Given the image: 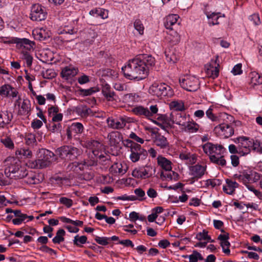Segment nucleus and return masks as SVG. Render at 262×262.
Wrapping results in <instances>:
<instances>
[{
    "label": "nucleus",
    "mask_w": 262,
    "mask_h": 262,
    "mask_svg": "<svg viewBox=\"0 0 262 262\" xmlns=\"http://www.w3.org/2000/svg\"><path fill=\"white\" fill-rule=\"evenodd\" d=\"M155 64L154 57L150 55L137 56L122 68L124 76L129 80L139 81L146 76L149 68Z\"/></svg>",
    "instance_id": "1"
},
{
    "label": "nucleus",
    "mask_w": 262,
    "mask_h": 262,
    "mask_svg": "<svg viewBox=\"0 0 262 262\" xmlns=\"http://www.w3.org/2000/svg\"><path fill=\"white\" fill-rule=\"evenodd\" d=\"M202 148L204 152L209 156L212 162L222 166L226 165V160L222 155L225 149L222 145L208 142L204 144Z\"/></svg>",
    "instance_id": "2"
},
{
    "label": "nucleus",
    "mask_w": 262,
    "mask_h": 262,
    "mask_svg": "<svg viewBox=\"0 0 262 262\" xmlns=\"http://www.w3.org/2000/svg\"><path fill=\"white\" fill-rule=\"evenodd\" d=\"M55 154L46 149L41 148L37 153V160H30L27 165L31 168H44L49 166L54 159Z\"/></svg>",
    "instance_id": "3"
},
{
    "label": "nucleus",
    "mask_w": 262,
    "mask_h": 262,
    "mask_svg": "<svg viewBox=\"0 0 262 262\" xmlns=\"http://www.w3.org/2000/svg\"><path fill=\"white\" fill-rule=\"evenodd\" d=\"M235 178L243 183L247 188L252 192L256 196L260 194V192L255 189L253 183L257 182L260 178L258 173L252 170H245L239 174H235Z\"/></svg>",
    "instance_id": "4"
},
{
    "label": "nucleus",
    "mask_w": 262,
    "mask_h": 262,
    "mask_svg": "<svg viewBox=\"0 0 262 262\" xmlns=\"http://www.w3.org/2000/svg\"><path fill=\"white\" fill-rule=\"evenodd\" d=\"M189 117L184 113L173 111L169 116L161 115L158 117V120H161L163 124L167 126H172L173 124L179 125L181 129L188 122Z\"/></svg>",
    "instance_id": "5"
},
{
    "label": "nucleus",
    "mask_w": 262,
    "mask_h": 262,
    "mask_svg": "<svg viewBox=\"0 0 262 262\" xmlns=\"http://www.w3.org/2000/svg\"><path fill=\"white\" fill-rule=\"evenodd\" d=\"M149 93L158 97H170L173 95L172 88L162 82H154L149 88Z\"/></svg>",
    "instance_id": "6"
},
{
    "label": "nucleus",
    "mask_w": 262,
    "mask_h": 262,
    "mask_svg": "<svg viewBox=\"0 0 262 262\" xmlns=\"http://www.w3.org/2000/svg\"><path fill=\"white\" fill-rule=\"evenodd\" d=\"M81 150L72 146H63L55 151L56 155L65 161H73L81 154Z\"/></svg>",
    "instance_id": "7"
},
{
    "label": "nucleus",
    "mask_w": 262,
    "mask_h": 262,
    "mask_svg": "<svg viewBox=\"0 0 262 262\" xmlns=\"http://www.w3.org/2000/svg\"><path fill=\"white\" fill-rule=\"evenodd\" d=\"M157 162L158 165L164 170L161 172V177L162 178H164L167 180L177 179L178 173L171 170V162L170 161L163 156H160L157 158Z\"/></svg>",
    "instance_id": "8"
},
{
    "label": "nucleus",
    "mask_w": 262,
    "mask_h": 262,
    "mask_svg": "<svg viewBox=\"0 0 262 262\" xmlns=\"http://www.w3.org/2000/svg\"><path fill=\"white\" fill-rule=\"evenodd\" d=\"M179 82L183 89L189 92H195L200 87L199 78L192 75L186 74L181 76L179 79Z\"/></svg>",
    "instance_id": "9"
},
{
    "label": "nucleus",
    "mask_w": 262,
    "mask_h": 262,
    "mask_svg": "<svg viewBox=\"0 0 262 262\" xmlns=\"http://www.w3.org/2000/svg\"><path fill=\"white\" fill-rule=\"evenodd\" d=\"M122 143L125 146L130 148L131 154L129 158L133 162H136L139 161L140 155L146 152V151L141 148L140 145L133 142L130 140H124L122 141Z\"/></svg>",
    "instance_id": "10"
},
{
    "label": "nucleus",
    "mask_w": 262,
    "mask_h": 262,
    "mask_svg": "<svg viewBox=\"0 0 262 262\" xmlns=\"http://www.w3.org/2000/svg\"><path fill=\"white\" fill-rule=\"evenodd\" d=\"M6 168L5 169V174L7 177L12 178L15 171L17 172L23 166L20 162L14 158L9 157L5 161Z\"/></svg>",
    "instance_id": "11"
},
{
    "label": "nucleus",
    "mask_w": 262,
    "mask_h": 262,
    "mask_svg": "<svg viewBox=\"0 0 262 262\" xmlns=\"http://www.w3.org/2000/svg\"><path fill=\"white\" fill-rule=\"evenodd\" d=\"M155 172V169L150 165H146L134 169L132 176L138 179H145L151 177Z\"/></svg>",
    "instance_id": "12"
},
{
    "label": "nucleus",
    "mask_w": 262,
    "mask_h": 262,
    "mask_svg": "<svg viewBox=\"0 0 262 262\" xmlns=\"http://www.w3.org/2000/svg\"><path fill=\"white\" fill-rule=\"evenodd\" d=\"M47 12L45 8L39 4H36L31 7L30 18L33 21H41L47 17Z\"/></svg>",
    "instance_id": "13"
},
{
    "label": "nucleus",
    "mask_w": 262,
    "mask_h": 262,
    "mask_svg": "<svg viewBox=\"0 0 262 262\" xmlns=\"http://www.w3.org/2000/svg\"><path fill=\"white\" fill-rule=\"evenodd\" d=\"M133 111L137 115L144 116L149 118L158 113V108L157 105H151L149 108L142 106H138L134 107Z\"/></svg>",
    "instance_id": "14"
},
{
    "label": "nucleus",
    "mask_w": 262,
    "mask_h": 262,
    "mask_svg": "<svg viewBox=\"0 0 262 262\" xmlns=\"http://www.w3.org/2000/svg\"><path fill=\"white\" fill-rule=\"evenodd\" d=\"M214 132L221 138H226L231 137L234 134L233 127L226 123H221L214 127Z\"/></svg>",
    "instance_id": "15"
},
{
    "label": "nucleus",
    "mask_w": 262,
    "mask_h": 262,
    "mask_svg": "<svg viewBox=\"0 0 262 262\" xmlns=\"http://www.w3.org/2000/svg\"><path fill=\"white\" fill-rule=\"evenodd\" d=\"M237 141L239 148V155L245 156L248 154L252 149V140L245 137H241L237 138Z\"/></svg>",
    "instance_id": "16"
},
{
    "label": "nucleus",
    "mask_w": 262,
    "mask_h": 262,
    "mask_svg": "<svg viewBox=\"0 0 262 262\" xmlns=\"http://www.w3.org/2000/svg\"><path fill=\"white\" fill-rule=\"evenodd\" d=\"M128 169L127 164L124 162H115L110 168V173L114 176H121L125 174Z\"/></svg>",
    "instance_id": "17"
},
{
    "label": "nucleus",
    "mask_w": 262,
    "mask_h": 262,
    "mask_svg": "<svg viewBox=\"0 0 262 262\" xmlns=\"http://www.w3.org/2000/svg\"><path fill=\"white\" fill-rule=\"evenodd\" d=\"M0 95L11 98H18V92L17 90L10 84H4L0 86Z\"/></svg>",
    "instance_id": "18"
},
{
    "label": "nucleus",
    "mask_w": 262,
    "mask_h": 262,
    "mask_svg": "<svg viewBox=\"0 0 262 262\" xmlns=\"http://www.w3.org/2000/svg\"><path fill=\"white\" fill-rule=\"evenodd\" d=\"M165 55L166 61L170 64L176 63L180 59V54L176 48L166 50Z\"/></svg>",
    "instance_id": "19"
},
{
    "label": "nucleus",
    "mask_w": 262,
    "mask_h": 262,
    "mask_svg": "<svg viewBox=\"0 0 262 262\" xmlns=\"http://www.w3.org/2000/svg\"><path fill=\"white\" fill-rule=\"evenodd\" d=\"M83 130V126L81 123H73L67 129L68 137L69 138H72L77 134H81Z\"/></svg>",
    "instance_id": "20"
},
{
    "label": "nucleus",
    "mask_w": 262,
    "mask_h": 262,
    "mask_svg": "<svg viewBox=\"0 0 262 262\" xmlns=\"http://www.w3.org/2000/svg\"><path fill=\"white\" fill-rule=\"evenodd\" d=\"M206 166L199 164L191 166L189 167V174L196 179H200L205 173Z\"/></svg>",
    "instance_id": "21"
},
{
    "label": "nucleus",
    "mask_w": 262,
    "mask_h": 262,
    "mask_svg": "<svg viewBox=\"0 0 262 262\" xmlns=\"http://www.w3.org/2000/svg\"><path fill=\"white\" fill-rule=\"evenodd\" d=\"M78 70L72 65L65 67L62 69L61 72V77L65 79L73 78L77 75Z\"/></svg>",
    "instance_id": "22"
},
{
    "label": "nucleus",
    "mask_w": 262,
    "mask_h": 262,
    "mask_svg": "<svg viewBox=\"0 0 262 262\" xmlns=\"http://www.w3.org/2000/svg\"><path fill=\"white\" fill-rule=\"evenodd\" d=\"M205 14L207 16L208 23L209 26L218 25L219 24V19L221 17H225V15L224 14H222L220 12L216 13L206 11Z\"/></svg>",
    "instance_id": "23"
},
{
    "label": "nucleus",
    "mask_w": 262,
    "mask_h": 262,
    "mask_svg": "<svg viewBox=\"0 0 262 262\" xmlns=\"http://www.w3.org/2000/svg\"><path fill=\"white\" fill-rule=\"evenodd\" d=\"M91 150L95 157L99 158L103 157L102 153L103 146L102 144L97 141H93L91 143Z\"/></svg>",
    "instance_id": "24"
},
{
    "label": "nucleus",
    "mask_w": 262,
    "mask_h": 262,
    "mask_svg": "<svg viewBox=\"0 0 262 262\" xmlns=\"http://www.w3.org/2000/svg\"><path fill=\"white\" fill-rule=\"evenodd\" d=\"M12 117L13 115L10 112L8 111L0 112V128H4L9 124Z\"/></svg>",
    "instance_id": "25"
},
{
    "label": "nucleus",
    "mask_w": 262,
    "mask_h": 262,
    "mask_svg": "<svg viewBox=\"0 0 262 262\" xmlns=\"http://www.w3.org/2000/svg\"><path fill=\"white\" fill-rule=\"evenodd\" d=\"M33 35L35 39L45 40L50 36V32L46 28L37 29L33 31Z\"/></svg>",
    "instance_id": "26"
},
{
    "label": "nucleus",
    "mask_w": 262,
    "mask_h": 262,
    "mask_svg": "<svg viewBox=\"0 0 262 262\" xmlns=\"http://www.w3.org/2000/svg\"><path fill=\"white\" fill-rule=\"evenodd\" d=\"M109 144L112 146H117L122 141V136L118 132H112L108 135Z\"/></svg>",
    "instance_id": "27"
},
{
    "label": "nucleus",
    "mask_w": 262,
    "mask_h": 262,
    "mask_svg": "<svg viewBox=\"0 0 262 262\" xmlns=\"http://www.w3.org/2000/svg\"><path fill=\"white\" fill-rule=\"evenodd\" d=\"M238 187V184L235 181L227 179L226 180V184L223 186V191L224 192L228 194H232L235 189Z\"/></svg>",
    "instance_id": "28"
},
{
    "label": "nucleus",
    "mask_w": 262,
    "mask_h": 262,
    "mask_svg": "<svg viewBox=\"0 0 262 262\" xmlns=\"http://www.w3.org/2000/svg\"><path fill=\"white\" fill-rule=\"evenodd\" d=\"M15 42L16 43L17 46L24 48L27 50H31L33 49V46L34 45L33 42L25 38H16L15 39Z\"/></svg>",
    "instance_id": "29"
},
{
    "label": "nucleus",
    "mask_w": 262,
    "mask_h": 262,
    "mask_svg": "<svg viewBox=\"0 0 262 262\" xmlns=\"http://www.w3.org/2000/svg\"><path fill=\"white\" fill-rule=\"evenodd\" d=\"M107 123L108 126L114 129H120L123 128L126 124L124 119L122 118L113 119L108 118L107 119Z\"/></svg>",
    "instance_id": "30"
},
{
    "label": "nucleus",
    "mask_w": 262,
    "mask_h": 262,
    "mask_svg": "<svg viewBox=\"0 0 262 262\" xmlns=\"http://www.w3.org/2000/svg\"><path fill=\"white\" fill-rule=\"evenodd\" d=\"M219 64L213 66V64H209L206 66V73L207 76L213 79H215L218 77L219 75Z\"/></svg>",
    "instance_id": "31"
},
{
    "label": "nucleus",
    "mask_w": 262,
    "mask_h": 262,
    "mask_svg": "<svg viewBox=\"0 0 262 262\" xmlns=\"http://www.w3.org/2000/svg\"><path fill=\"white\" fill-rule=\"evenodd\" d=\"M218 239L221 242V246L222 247V250H223V252L227 255H230V250L229 249H225V247H227V246H230V243L228 241V239H229V235L228 234H220L219 236H218Z\"/></svg>",
    "instance_id": "32"
},
{
    "label": "nucleus",
    "mask_w": 262,
    "mask_h": 262,
    "mask_svg": "<svg viewBox=\"0 0 262 262\" xmlns=\"http://www.w3.org/2000/svg\"><path fill=\"white\" fill-rule=\"evenodd\" d=\"M166 40L169 42L171 45L178 44L181 39L180 35L177 32L169 29V32L167 33V35L166 37Z\"/></svg>",
    "instance_id": "33"
},
{
    "label": "nucleus",
    "mask_w": 262,
    "mask_h": 262,
    "mask_svg": "<svg viewBox=\"0 0 262 262\" xmlns=\"http://www.w3.org/2000/svg\"><path fill=\"white\" fill-rule=\"evenodd\" d=\"M15 155L19 159H29L32 157V152L28 148L21 147L16 150Z\"/></svg>",
    "instance_id": "34"
},
{
    "label": "nucleus",
    "mask_w": 262,
    "mask_h": 262,
    "mask_svg": "<svg viewBox=\"0 0 262 262\" xmlns=\"http://www.w3.org/2000/svg\"><path fill=\"white\" fill-rule=\"evenodd\" d=\"M31 103L28 99H24L19 110V113L21 115L29 116L31 112Z\"/></svg>",
    "instance_id": "35"
},
{
    "label": "nucleus",
    "mask_w": 262,
    "mask_h": 262,
    "mask_svg": "<svg viewBox=\"0 0 262 262\" xmlns=\"http://www.w3.org/2000/svg\"><path fill=\"white\" fill-rule=\"evenodd\" d=\"M89 14L94 17H100L102 19L107 18L108 16V11L100 8L91 10Z\"/></svg>",
    "instance_id": "36"
},
{
    "label": "nucleus",
    "mask_w": 262,
    "mask_h": 262,
    "mask_svg": "<svg viewBox=\"0 0 262 262\" xmlns=\"http://www.w3.org/2000/svg\"><path fill=\"white\" fill-rule=\"evenodd\" d=\"M179 16L177 14H170L168 15L165 19V26L167 29H172L171 27L175 25L179 18Z\"/></svg>",
    "instance_id": "37"
},
{
    "label": "nucleus",
    "mask_w": 262,
    "mask_h": 262,
    "mask_svg": "<svg viewBox=\"0 0 262 262\" xmlns=\"http://www.w3.org/2000/svg\"><path fill=\"white\" fill-rule=\"evenodd\" d=\"M199 128V125L193 121H190V118H189L188 122L185 124L181 129L185 132L193 133L196 132Z\"/></svg>",
    "instance_id": "38"
},
{
    "label": "nucleus",
    "mask_w": 262,
    "mask_h": 262,
    "mask_svg": "<svg viewBox=\"0 0 262 262\" xmlns=\"http://www.w3.org/2000/svg\"><path fill=\"white\" fill-rule=\"evenodd\" d=\"M102 93L108 101H113L114 99V93L111 90V88L108 84L104 83L103 84Z\"/></svg>",
    "instance_id": "39"
},
{
    "label": "nucleus",
    "mask_w": 262,
    "mask_h": 262,
    "mask_svg": "<svg viewBox=\"0 0 262 262\" xmlns=\"http://www.w3.org/2000/svg\"><path fill=\"white\" fill-rule=\"evenodd\" d=\"M78 21L77 19L73 20L71 24L66 26L63 30L65 33L70 34L76 33L78 31Z\"/></svg>",
    "instance_id": "40"
},
{
    "label": "nucleus",
    "mask_w": 262,
    "mask_h": 262,
    "mask_svg": "<svg viewBox=\"0 0 262 262\" xmlns=\"http://www.w3.org/2000/svg\"><path fill=\"white\" fill-rule=\"evenodd\" d=\"M180 158L189 164L194 163L196 161V156L189 152H182L179 155Z\"/></svg>",
    "instance_id": "41"
},
{
    "label": "nucleus",
    "mask_w": 262,
    "mask_h": 262,
    "mask_svg": "<svg viewBox=\"0 0 262 262\" xmlns=\"http://www.w3.org/2000/svg\"><path fill=\"white\" fill-rule=\"evenodd\" d=\"M250 83L255 86L262 84V77L256 72H252L249 74Z\"/></svg>",
    "instance_id": "42"
},
{
    "label": "nucleus",
    "mask_w": 262,
    "mask_h": 262,
    "mask_svg": "<svg viewBox=\"0 0 262 262\" xmlns=\"http://www.w3.org/2000/svg\"><path fill=\"white\" fill-rule=\"evenodd\" d=\"M154 142L157 146L160 147L161 148L166 147L168 144L166 138L160 135L156 136Z\"/></svg>",
    "instance_id": "43"
},
{
    "label": "nucleus",
    "mask_w": 262,
    "mask_h": 262,
    "mask_svg": "<svg viewBox=\"0 0 262 262\" xmlns=\"http://www.w3.org/2000/svg\"><path fill=\"white\" fill-rule=\"evenodd\" d=\"M76 113L81 117H86L92 114L91 110L85 105H81L76 107Z\"/></svg>",
    "instance_id": "44"
},
{
    "label": "nucleus",
    "mask_w": 262,
    "mask_h": 262,
    "mask_svg": "<svg viewBox=\"0 0 262 262\" xmlns=\"http://www.w3.org/2000/svg\"><path fill=\"white\" fill-rule=\"evenodd\" d=\"M0 141L6 148L9 149H12L14 148V144L13 141L8 136L2 137Z\"/></svg>",
    "instance_id": "45"
},
{
    "label": "nucleus",
    "mask_w": 262,
    "mask_h": 262,
    "mask_svg": "<svg viewBox=\"0 0 262 262\" xmlns=\"http://www.w3.org/2000/svg\"><path fill=\"white\" fill-rule=\"evenodd\" d=\"M170 107L175 110L174 111H182L185 110L184 104L181 100H174L170 103Z\"/></svg>",
    "instance_id": "46"
},
{
    "label": "nucleus",
    "mask_w": 262,
    "mask_h": 262,
    "mask_svg": "<svg viewBox=\"0 0 262 262\" xmlns=\"http://www.w3.org/2000/svg\"><path fill=\"white\" fill-rule=\"evenodd\" d=\"M28 175L27 171V168L25 166H22L17 172L15 171L14 174H13L11 179H22Z\"/></svg>",
    "instance_id": "47"
},
{
    "label": "nucleus",
    "mask_w": 262,
    "mask_h": 262,
    "mask_svg": "<svg viewBox=\"0 0 262 262\" xmlns=\"http://www.w3.org/2000/svg\"><path fill=\"white\" fill-rule=\"evenodd\" d=\"M25 141L27 145L33 146L36 143L35 134L31 133H26L25 136Z\"/></svg>",
    "instance_id": "48"
},
{
    "label": "nucleus",
    "mask_w": 262,
    "mask_h": 262,
    "mask_svg": "<svg viewBox=\"0 0 262 262\" xmlns=\"http://www.w3.org/2000/svg\"><path fill=\"white\" fill-rule=\"evenodd\" d=\"M185 258H189V262H198L199 260H202L203 257L201 254L196 251H193L192 253L189 255L183 256Z\"/></svg>",
    "instance_id": "49"
},
{
    "label": "nucleus",
    "mask_w": 262,
    "mask_h": 262,
    "mask_svg": "<svg viewBox=\"0 0 262 262\" xmlns=\"http://www.w3.org/2000/svg\"><path fill=\"white\" fill-rule=\"evenodd\" d=\"M65 231L60 229L56 233V236L53 238L52 241L54 244H59L64 239L63 236L65 235Z\"/></svg>",
    "instance_id": "50"
},
{
    "label": "nucleus",
    "mask_w": 262,
    "mask_h": 262,
    "mask_svg": "<svg viewBox=\"0 0 262 262\" xmlns=\"http://www.w3.org/2000/svg\"><path fill=\"white\" fill-rule=\"evenodd\" d=\"M41 181L42 179L39 178V176L37 174L31 173L28 175L27 182L30 184H35L39 183Z\"/></svg>",
    "instance_id": "51"
},
{
    "label": "nucleus",
    "mask_w": 262,
    "mask_h": 262,
    "mask_svg": "<svg viewBox=\"0 0 262 262\" xmlns=\"http://www.w3.org/2000/svg\"><path fill=\"white\" fill-rule=\"evenodd\" d=\"M134 27L139 35H142L144 34V27L142 22L140 19H136L135 20Z\"/></svg>",
    "instance_id": "52"
},
{
    "label": "nucleus",
    "mask_w": 262,
    "mask_h": 262,
    "mask_svg": "<svg viewBox=\"0 0 262 262\" xmlns=\"http://www.w3.org/2000/svg\"><path fill=\"white\" fill-rule=\"evenodd\" d=\"M87 241V237L84 236H79L78 235H76L74 237V239L73 240V243L74 245L77 246H81L82 245L84 244Z\"/></svg>",
    "instance_id": "53"
},
{
    "label": "nucleus",
    "mask_w": 262,
    "mask_h": 262,
    "mask_svg": "<svg viewBox=\"0 0 262 262\" xmlns=\"http://www.w3.org/2000/svg\"><path fill=\"white\" fill-rule=\"evenodd\" d=\"M98 91L99 89L97 88H91L88 89H81L80 90L81 95L84 96L91 95Z\"/></svg>",
    "instance_id": "54"
},
{
    "label": "nucleus",
    "mask_w": 262,
    "mask_h": 262,
    "mask_svg": "<svg viewBox=\"0 0 262 262\" xmlns=\"http://www.w3.org/2000/svg\"><path fill=\"white\" fill-rule=\"evenodd\" d=\"M196 238L199 241H207L209 242L211 239L210 236L208 235V232L203 230L201 232H199L196 235Z\"/></svg>",
    "instance_id": "55"
},
{
    "label": "nucleus",
    "mask_w": 262,
    "mask_h": 262,
    "mask_svg": "<svg viewBox=\"0 0 262 262\" xmlns=\"http://www.w3.org/2000/svg\"><path fill=\"white\" fill-rule=\"evenodd\" d=\"M206 186L213 188L221 184V181L219 179H208L205 181Z\"/></svg>",
    "instance_id": "56"
},
{
    "label": "nucleus",
    "mask_w": 262,
    "mask_h": 262,
    "mask_svg": "<svg viewBox=\"0 0 262 262\" xmlns=\"http://www.w3.org/2000/svg\"><path fill=\"white\" fill-rule=\"evenodd\" d=\"M56 76V73L52 69H48L42 72V77L45 79H52Z\"/></svg>",
    "instance_id": "57"
},
{
    "label": "nucleus",
    "mask_w": 262,
    "mask_h": 262,
    "mask_svg": "<svg viewBox=\"0 0 262 262\" xmlns=\"http://www.w3.org/2000/svg\"><path fill=\"white\" fill-rule=\"evenodd\" d=\"M212 112V109L211 107L209 108L206 112L207 117L212 121L219 122V117L214 115Z\"/></svg>",
    "instance_id": "58"
},
{
    "label": "nucleus",
    "mask_w": 262,
    "mask_h": 262,
    "mask_svg": "<svg viewBox=\"0 0 262 262\" xmlns=\"http://www.w3.org/2000/svg\"><path fill=\"white\" fill-rule=\"evenodd\" d=\"M59 202L60 204L65 205L67 208H70L73 205V201L66 197H61Z\"/></svg>",
    "instance_id": "59"
},
{
    "label": "nucleus",
    "mask_w": 262,
    "mask_h": 262,
    "mask_svg": "<svg viewBox=\"0 0 262 262\" xmlns=\"http://www.w3.org/2000/svg\"><path fill=\"white\" fill-rule=\"evenodd\" d=\"M42 122L43 121L42 120H38L37 119H33L31 123V127L34 129H39L43 125Z\"/></svg>",
    "instance_id": "60"
},
{
    "label": "nucleus",
    "mask_w": 262,
    "mask_h": 262,
    "mask_svg": "<svg viewBox=\"0 0 262 262\" xmlns=\"http://www.w3.org/2000/svg\"><path fill=\"white\" fill-rule=\"evenodd\" d=\"M23 58L26 60V63L28 67H30L32 65L33 57L28 52L23 53Z\"/></svg>",
    "instance_id": "61"
},
{
    "label": "nucleus",
    "mask_w": 262,
    "mask_h": 262,
    "mask_svg": "<svg viewBox=\"0 0 262 262\" xmlns=\"http://www.w3.org/2000/svg\"><path fill=\"white\" fill-rule=\"evenodd\" d=\"M110 238L106 237H99L97 236L95 238L96 242L101 245L105 246L108 244Z\"/></svg>",
    "instance_id": "62"
},
{
    "label": "nucleus",
    "mask_w": 262,
    "mask_h": 262,
    "mask_svg": "<svg viewBox=\"0 0 262 262\" xmlns=\"http://www.w3.org/2000/svg\"><path fill=\"white\" fill-rule=\"evenodd\" d=\"M243 71L242 70V64L238 63L234 66L232 70H231V73L234 75H240L242 73Z\"/></svg>",
    "instance_id": "63"
},
{
    "label": "nucleus",
    "mask_w": 262,
    "mask_h": 262,
    "mask_svg": "<svg viewBox=\"0 0 262 262\" xmlns=\"http://www.w3.org/2000/svg\"><path fill=\"white\" fill-rule=\"evenodd\" d=\"M249 19L253 22L255 25H259L261 21L259 16L258 14H253L250 16Z\"/></svg>",
    "instance_id": "64"
}]
</instances>
